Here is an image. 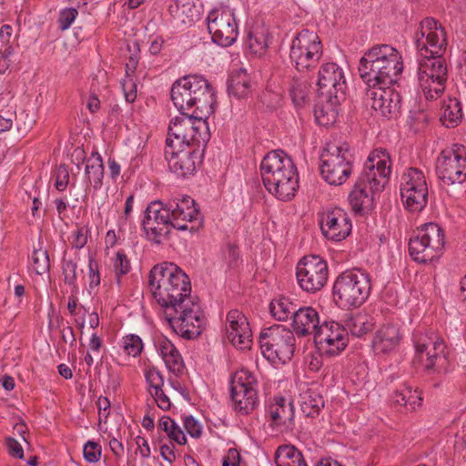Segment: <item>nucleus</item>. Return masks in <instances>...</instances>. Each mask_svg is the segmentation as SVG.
<instances>
[{
  "instance_id": "nucleus-53",
  "label": "nucleus",
  "mask_w": 466,
  "mask_h": 466,
  "mask_svg": "<svg viewBox=\"0 0 466 466\" xmlns=\"http://www.w3.org/2000/svg\"><path fill=\"white\" fill-rule=\"evenodd\" d=\"M88 280L91 289L96 288L100 284L98 263L92 256L88 258Z\"/></svg>"
},
{
  "instance_id": "nucleus-64",
  "label": "nucleus",
  "mask_w": 466,
  "mask_h": 466,
  "mask_svg": "<svg viewBox=\"0 0 466 466\" xmlns=\"http://www.w3.org/2000/svg\"><path fill=\"white\" fill-rule=\"evenodd\" d=\"M290 96L292 97L293 102L296 105H300V103L304 100L305 92L301 84H297V86H292L290 87Z\"/></svg>"
},
{
  "instance_id": "nucleus-1",
  "label": "nucleus",
  "mask_w": 466,
  "mask_h": 466,
  "mask_svg": "<svg viewBox=\"0 0 466 466\" xmlns=\"http://www.w3.org/2000/svg\"><path fill=\"white\" fill-rule=\"evenodd\" d=\"M420 56L417 81L427 100L437 99L444 91L447 65L442 56L447 46L444 27L435 19L422 20L414 35Z\"/></svg>"
},
{
  "instance_id": "nucleus-45",
  "label": "nucleus",
  "mask_w": 466,
  "mask_h": 466,
  "mask_svg": "<svg viewBox=\"0 0 466 466\" xmlns=\"http://www.w3.org/2000/svg\"><path fill=\"white\" fill-rule=\"evenodd\" d=\"M76 269L77 264L73 260H64L62 263V271L64 281L66 285L77 289L76 287Z\"/></svg>"
},
{
  "instance_id": "nucleus-15",
  "label": "nucleus",
  "mask_w": 466,
  "mask_h": 466,
  "mask_svg": "<svg viewBox=\"0 0 466 466\" xmlns=\"http://www.w3.org/2000/svg\"><path fill=\"white\" fill-rule=\"evenodd\" d=\"M322 51L319 35L313 31L303 29L290 43V62L298 71H308L319 63Z\"/></svg>"
},
{
  "instance_id": "nucleus-37",
  "label": "nucleus",
  "mask_w": 466,
  "mask_h": 466,
  "mask_svg": "<svg viewBox=\"0 0 466 466\" xmlns=\"http://www.w3.org/2000/svg\"><path fill=\"white\" fill-rule=\"evenodd\" d=\"M277 466H308L302 453L294 446H279L275 454Z\"/></svg>"
},
{
  "instance_id": "nucleus-43",
  "label": "nucleus",
  "mask_w": 466,
  "mask_h": 466,
  "mask_svg": "<svg viewBox=\"0 0 466 466\" xmlns=\"http://www.w3.org/2000/svg\"><path fill=\"white\" fill-rule=\"evenodd\" d=\"M247 45L254 54H261L268 46V37L262 29L249 30L247 35Z\"/></svg>"
},
{
  "instance_id": "nucleus-47",
  "label": "nucleus",
  "mask_w": 466,
  "mask_h": 466,
  "mask_svg": "<svg viewBox=\"0 0 466 466\" xmlns=\"http://www.w3.org/2000/svg\"><path fill=\"white\" fill-rule=\"evenodd\" d=\"M102 454L101 446L93 441H87L83 447L84 459L89 463L97 462Z\"/></svg>"
},
{
  "instance_id": "nucleus-3",
  "label": "nucleus",
  "mask_w": 466,
  "mask_h": 466,
  "mask_svg": "<svg viewBox=\"0 0 466 466\" xmlns=\"http://www.w3.org/2000/svg\"><path fill=\"white\" fill-rule=\"evenodd\" d=\"M171 99L180 116L173 117L170 124L182 125L189 119L196 127L198 122L208 127L207 119L215 110L216 95L205 77L188 75L177 79L171 88Z\"/></svg>"
},
{
  "instance_id": "nucleus-56",
  "label": "nucleus",
  "mask_w": 466,
  "mask_h": 466,
  "mask_svg": "<svg viewBox=\"0 0 466 466\" xmlns=\"http://www.w3.org/2000/svg\"><path fill=\"white\" fill-rule=\"evenodd\" d=\"M453 425L456 428L461 427V431L456 432L455 437L458 440L457 443L461 441L466 446V409L461 410L459 415L453 420Z\"/></svg>"
},
{
  "instance_id": "nucleus-26",
  "label": "nucleus",
  "mask_w": 466,
  "mask_h": 466,
  "mask_svg": "<svg viewBox=\"0 0 466 466\" xmlns=\"http://www.w3.org/2000/svg\"><path fill=\"white\" fill-rule=\"evenodd\" d=\"M370 107L384 117H393L400 109V96L391 86L370 87L367 93Z\"/></svg>"
},
{
  "instance_id": "nucleus-7",
  "label": "nucleus",
  "mask_w": 466,
  "mask_h": 466,
  "mask_svg": "<svg viewBox=\"0 0 466 466\" xmlns=\"http://www.w3.org/2000/svg\"><path fill=\"white\" fill-rule=\"evenodd\" d=\"M371 290L369 273L353 268L341 272L335 279L332 295L336 304L342 309H356L365 303Z\"/></svg>"
},
{
  "instance_id": "nucleus-11",
  "label": "nucleus",
  "mask_w": 466,
  "mask_h": 466,
  "mask_svg": "<svg viewBox=\"0 0 466 466\" xmlns=\"http://www.w3.org/2000/svg\"><path fill=\"white\" fill-rule=\"evenodd\" d=\"M259 346L264 358L273 365L285 364L294 355L296 338L289 329L274 325L261 330Z\"/></svg>"
},
{
  "instance_id": "nucleus-24",
  "label": "nucleus",
  "mask_w": 466,
  "mask_h": 466,
  "mask_svg": "<svg viewBox=\"0 0 466 466\" xmlns=\"http://www.w3.org/2000/svg\"><path fill=\"white\" fill-rule=\"evenodd\" d=\"M319 223L324 238L332 242H340L348 238L352 228L350 216L338 207L324 208L319 214Z\"/></svg>"
},
{
  "instance_id": "nucleus-6",
  "label": "nucleus",
  "mask_w": 466,
  "mask_h": 466,
  "mask_svg": "<svg viewBox=\"0 0 466 466\" xmlns=\"http://www.w3.org/2000/svg\"><path fill=\"white\" fill-rule=\"evenodd\" d=\"M266 189L276 198L289 201L299 188V174L292 159L282 150L268 153L260 163Z\"/></svg>"
},
{
  "instance_id": "nucleus-59",
  "label": "nucleus",
  "mask_w": 466,
  "mask_h": 466,
  "mask_svg": "<svg viewBox=\"0 0 466 466\" xmlns=\"http://www.w3.org/2000/svg\"><path fill=\"white\" fill-rule=\"evenodd\" d=\"M157 405L163 410H167L171 407V401L167 395L164 392L163 388L160 390L150 391Z\"/></svg>"
},
{
  "instance_id": "nucleus-46",
  "label": "nucleus",
  "mask_w": 466,
  "mask_h": 466,
  "mask_svg": "<svg viewBox=\"0 0 466 466\" xmlns=\"http://www.w3.org/2000/svg\"><path fill=\"white\" fill-rule=\"evenodd\" d=\"M114 271L116 277L127 275L131 268L129 259L123 251H117L112 260Z\"/></svg>"
},
{
  "instance_id": "nucleus-62",
  "label": "nucleus",
  "mask_w": 466,
  "mask_h": 466,
  "mask_svg": "<svg viewBox=\"0 0 466 466\" xmlns=\"http://www.w3.org/2000/svg\"><path fill=\"white\" fill-rule=\"evenodd\" d=\"M222 466H239V454L237 450L229 449L223 459Z\"/></svg>"
},
{
  "instance_id": "nucleus-33",
  "label": "nucleus",
  "mask_w": 466,
  "mask_h": 466,
  "mask_svg": "<svg viewBox=\"0 0 466 466\" xmlns=\"http://www.w3.org/2000/svg\"><path fill=\"white\" fill-rule=\"evenodd\" d=\"M299 403L302 413L309 418H316L324 408L322 395L313 388L301 390Z\"/></svg>"
},
{
  "instance_id": "nucleus-20",
  "label": "nucleus",
  "mask_w": 466,
  "mask_h": 466,
  "mask_svg": "<svg viewBox=\"0 0 466 466\" xmlns=\"http://www.w3.org/2000/svg\"><path fill=\"white\" fill-rule=\"evenodd\" d=\"M172 228L168 210L160 201L151 202L145 210L142 229L146 238L151 243L160 245L167 238Z\"/></svg>"
},
{
  "instance_id": "nucleus-52",
  "label": "nucleus",
  "mask_w": 466,
  "mask_h": 466,
  "mask_svg": "<svg viewBox=\"0 0 466 466\" xmlns=\"http://www.w3.org/2000/svg\"><path fill=\"white\" fill-rule=\"evenodd\" d=\"M410 393V386L403 385L400 389L396 390L391 395V401L399 406L409 409L408 401L409 394Z\"/></svg>"
},
{
  "instance_id": "nucleus-60",
  "label": "nucleus",
  "mask_w": 466,
  "mask_h": 466,
  "mask_svg": "<svg viewBox=\"0 0 466 466\" xmlns=\"http://www.w3.org/2000/svg\"><path fill=\"white\" fill-rule=\"evenodd\" d=\"M409 398V400H407L409 405V410H415L421 406L423 400L421 397V393L417 389H413L411 386Z\"/></svg>"
},
{
  "instance_id": "nucleus-17",
  "label": "nucleus",
  "mask_w": 466,
  "mask_h": 466,
  "mask_svg": "<svg viewBox=\"0 0 466 466\" xmlns=\"http://www.w3.org/2000/svg\"><path fill=\"white\" fill-rule=\"evenodd\" d=\"M438 177L447 185L466 182V147L453 144L444 148L436 161Z\"/></svg>"
},
{
  "instance_id": "nucleus-31",
  "label": "nucleus",
  "mask_w": 466,
  "mask_h": 466,
  "mask_svg": "<svg viewBox=\"0 0 466 466\" xmlns=\"http://www.w3.org/2000/svg\"><path fill=\"white\" fill-rule=\"evenodd\" d=\"M368 183L361 182L360 178L349 195V202L357 214H364L370 211L373 205L372 194Z\"/></svg>"
},
{
  "instance_id": "nucleus-44",
  "label": "nucleus",
  "mask_w": 466,
  "mask_h": 466,
  "mask_svg": "<svg viewBox=\"0 0 466 466\" xmlns=\"http://www.w3.org/2000/svg\"><path fill=\"white\" fill-rule=\"evenodd\" d=\"M144 376L149 391L160 390L164 387V377L157 368L147 366L144 369Z\"/></svg>"
},
{
  "instance_id": "nucleus-18",
  "label": "nucleus",
  "mask_w": 466,
  "mask_h": 466,
  "mask_svg": "<svg viewBox=\"0 0 466 466\" xmlns=\"http://www.w3.org/2000/svg\"><path fill=\"white\" fill-rule=\"evenodd\" d=\"M328 263L319 256H305L297 264V282L305 292L313 294L321 290L328 281Z\"/></svg>"
},
{
  "instance_id": "nucleus-27",
  "label": "nucleus",
  "mask_w": 466,
  "mask_h": 466,
  "mask_svg": "<svg viewBox=\"0 0 466 466\" xmlns=\"http://www.w3.org/2000/svg\"><path fill=\"white\" fill-rule=\"evenodd\" d=\"M226 334L231 344L240 350L249 349L252 331L246 316L238 309L230 310L226 319Z\"/></svg>"
},
{
  "instance_id": "nucleus-5",
  "label": "nucleus",
  "mask_w": 466,
  "mask_h": 466,
  "mask_svg": "<svg viewBox=\"0 0 466 466\" xmlns=\"http://www.w3.org/2000/svg\"><path fill=\"white\" fill-rule=\"evenodd\" d=\"M148 287L164 311L192 298L189 278L174 263L163 262L154 266L149 272Z\"/></svg>"
},
{
  "instance_id": "nucleus-25",
  "label": "nucleus",
  "mask_w": 466,
  "mask_h": 466,
  "mask_svg": "<svg viewBox=\"0 0 466 466\" xmlns=\"http://www.w3.org/2000/svg\"><path fill=\"white\" fill-rule=\"evenodd\" d=\"M319 97L343 96L346 89V78L343 69L336 63L323 64L318 75Z\"/></svg>"
},
{
  "instance_id": "nucleus-2",
  "label": "nucleus",
  "mask_w": 466,
  "mask_h": 466,
  "mask_svg": "<svg viewBox=\"0 0 466 466\" xmlns=\"http://www.w3.org/2000/svg\"><path fill=\"white\" fill-rule=\"evenodd\" d=\"M183 122L182 125L169 124L165 148L168 168L177 177L193 175L199 163L196 149L185 150V147L194 146L200 148L206 146L210 137L208 127L202 122H198V127L189 119Z\"/></svg>"
},
{
  "instance_id": "nucleus-12",
  "label": "nucleus",
  "mask_w": 466,
  "mask_h": 466,
  "mask_svg": "<svg viewBox=\"0 0 466 466\" xmlns=\"http://www.w3.org/2000/svg\"><path fill=\"white\" fill-rule=\"evenodd\" d=\"M230 398L233 410L240 415H248L259 404L258 383L256 375L240 369L230 378Z\"/></svg>"
},
{
  "instance_id": "nucleus-63",
  "label": "nucleus",
  "mask_w": 466,
  "mask_h": 466,
  "mask_svg": "<svg viewBox=\"0 0 466 466\" xmlns=\"http://www.w3.org/2000/svg\"><path fill=\"white\" fill-rule=\"evenodd\" d=\"M13 35V27L10 25H3L0 28V42L1 44L6 47L10 45V39Z\"/></svg>"
},
{
  "instance_id": "nucleus-16",
  "label": "nucleus",
  "mask_w": 466,
  "mask_h": 466,
  "mask_svg": "<svg viewBox=\"0 0 466 466\" xmlns=\"http://www.w3.org/2000/svg\"><path fill=\"white\" fill-rule=\"evenodd\" d=\"M206 21L213 43L228 47L236 42L238 24L233 8L228 5L214 8L208 13Z\"/></svg>"
},
{
  "instance_id": "nucleus-48",
  "label": "nucleus",
  "mask_w": 466,
  "mask_h": 466,
  "mask_svg": "<svg viewBox=\"0 0 466 466\" xmlns=\"http://www.w3.org/2000/svg\"><path fill=\"white\" fill-rule=\"evenodd\" d=\"M78 11L74 7L64 8L59 12L57 23L62 31L67 30L76 21Z\"/></svg>"
},
{
  "instance_id": "nucleus-42",
  "label": "nucleus",
  "mask_w": 466,
  "mask_h": 466,
  "mask_svg": "<svg viewBox=\"0 0 466 466\" xmlns=\"http://www.w3.org/2000/svg\"><path fill=\"white\" fill-rule=\"evenodd\" d=\"M120 347L125 354L136 358L141 354L144 349V343L138 335L127 334L122 337Z\"/></svg>"
},
{
  "instance_id": "nucleus-49",
  "label": "nucleus",
  "mask_w": 466,
  "mask_h": 466,
  "mask_svg": "<svg viewBox=\"0 0 466 466\" xmlns=\"http://www.w3.org/2000/svg\"><path fill=\"white\" fill-rule=\"evenodd\" d=\"M88 232L89 229L87 227H80L72 231L68 238L72 247L76 249L83 248L87 243Z\"/></svg>"
},
{
  "instance_id": "nucleus-9",
  "label": "nucleus",
  "mask_w": 466,
  "mask_h": 466,
  "mask_svg": "<svg viewBox=\"0 0 466 466\" xmlns=\"http://www.w3.org/2000/svg\"><path fill=\"white\" fill-rule=\"evenodd\" d=\"M320 159V175L329 185L344 184L352 173L353 156L346 143H328Z\"/></svg>"
},
{
  "instance_id": "nucleus-8",
  "label": "nucleus",
  "mask_w": 466,
  "mask_h": 466,
  "mask_svg": "<svg viewBox=\"0 0 466 466\" xmlns=\"http://www.w3.org/2000/svg\"><path fill=\"white\" fill-rule=\"evenodd\" d=\"M415 360L429 371L447 372L450 357L446 344L437 333L417 330L413 334Z\"/></svg>"
},
{
  "instance_id": "nucleus-34",
  "label": "nucleus",
  "mask_w": 466,
  "mask_h": 466,
  "mask_svg": "<svg viewBox=\"0 0 466 466\" xmlns=\"http://www.w3.org/2000/svg\"><path fill=\"white\" fill-rule=\"evenodd\" d=\"M103 178L104 165L102 157L99 153L93 152L86 163L85 180L96 191L101 188Z\"/></svg>"
},
{
  "instance_id": "nucleus-54",
  "label": "nucleus",
  "mask_w": 466,
  "mask_h": 466,
  "mask_svg": "<svg viewBox=\"0 0 466 466\" xmlns=\"http://www.w3.org/2000/svg\"><path fill=\"white\" fill-rule=\"evenodd\" d=\"M69 183V171L67 167L61 165L56 172L55 187L58 191H65Z\"/></svg>"
},
{
  "instance_id": "nucleus-4",
  "label": "nucleus",
  "mask_w": 466,
  "mask_h": 466,
  "mask_svg": "<svg viewBox=\"0 0 466 466\" xmlns=\"http://www.w3.org/2000/svg\"><path fill=\"white\" fill-rule=\"evenodd\" d=\"M401 53L390 45H377L360 60L359 72L370 87L391 86L398 82L403 71Z\"/></svg>"
},
{
  "instance_id": "nucleus-14",
  "label": "nucleus",
  "mask_w": 466,
  "mask_h": 466,
  "mask_svg": "<svg viewBox=\"0 0 466 466\" xmlns=\"http://www.w3.org/2000/svg\"><path fill=\"white\" fill-rule=\"evenodd\" d=\"M444 247V234L438 224L423 225L417 234L410 239V258L419 263L431 262L438 258Z\"/></svg>"
},
{
  "instance_id": "nucleus-61",
  "label": "nucleus",
  "mask_w": 466,
  "mask_h": 466,
  "mask_svg": "<svg viewBox=\"0 0 466 466\" xmlns=\"http://www.w3.org/2000/svg\"><path fill=\"white\" fill-rule=\"evenodd\" d=\"M136 445L137 446V452L143 458L147 459L150 457L151 451L148 441L142 436H137L135 439Z\"/></svg>"
},
{
  "instance_id": "nucleus-30",
  "label": "nucleus",
  "mask_w": 466,
  "mask_h": 466,
  "mask_svg": "<svg viewBox=\"0 0 466 466\" xmlns=\"http://www.w3.org/2000/svg\"><path fill=\"white\" fill-rule=\"evenodd\" d=\"M291 326L298 335L315 333L319 327V316L312 307L298 308L293 316Z\"/></svg>"
},
{
  "instance_id": "nucleus-28",
  "label": "nucleus",
  "mask_w": 466,
  "mask_h": 466,
  "mask_svg": "<svg viewBox=\"0 0 466 466\" xmlns=\"http://www.w3.org/2000/svg\"><path fill=\"white\" fill-rule=\"evenodd\" d=\"M152 340L155 350L163 360L169 372L175 376L180 375L184 370V361L172 341L158 332L153 335Z\"/></svg>"
},
{
  "instance_id": "nucleus-55",
  "label": "nucleus",
  "mask_w": 466,
  "mask_h": 466,
  "mask_svg": "<svg viewBox=\"0 0 466 466\" xmlns=\"http://www.w3.org/2000/svg\"><path fill=\"white\" fill-rule=\"evenodd\" d=\"M98 409V422L106 423L110 415L111 403L107 397L100 396L96 401Z\"/></svg>"
},
{
  "instance_id": "nucleus-58",
  "label": "nucleus",
  "mask_w": 466,
  "mask_h": 466,
  "mask_svg": "<svg viewBox=\"0 0 466 466\" xmlns=\"http://www.w3.org/2000/svg\"><path fill=\"white\" fill-rule=\"evenodd\" d=\"M5 444L10 456L17 459L24 458L23 447L15 438H6Z\"/></svg>"
},
{
  "instance_id": "nucleus-29",
  "label": "nucleus",
  "mask_w": 466,
  "mask_h": 466,
  "mask_svg": "<svg viewBox=\"0 0 466 466\" xmlns=\"http://www.w3.org/2000/svg\"><path fill=\"white\" fill-rule=\"evenodd\" d=\"M402 334L398 325L386 323L381 325L372 339V350L376 355H389L400 345Z\"/></svg>"
},
{
  "instance_id": "nucleus-50",
  "label": "nucleus",
  "mask_w": 466,
  "mask_h": 466,
  "mask_svg": "<svg viewBox=\"0 0 466 466\" xmlns=\"http://www.w3.org/2000/svg\"><path fill=\"white\" fill-rule=\"evenodd\" d=\"M125 99L128 103H133L137 98V83L133 76H126L121 82Z\"/></svg>"
},
{
  "instance_id": "nucleus-21",
  "label": "nucleus",
  "mask_w": 466,
  "mask_h": 466,
  "mask_svg": "<svg viewBox=\"0 0 466 466\" xmlns=\"http://www.w3.org/2000/svg\"><path fill=\"white\" fill-rule=\"evenodd\" d=\"M265 420L277 432H287L294 429V405L289 397L274 395L268 397L264 403Z\"/></svg>"
},
{
  "instance_id": "nucleus-36",
  "label": "nucleus",
  "mask_w": 466,
  "mask_h": 466,
  "mask_svg": "<svg viewBox=\"0 0 466 466\" xmlns=\"http://www.w3.org/2000/svg\"><path fill=\"white\" fill-rule=\"evenodd\" d=\"M249 92L250 78L247 70L240 68L231 74L228 85V95L237 98H243L246 97Z\"/></svg>"
},
{
  "instance_id": "nucleus-51",
  "label": "nucleus",
  "mask_w": 466,
  "mask_h": 466,
  "mask_svg": "<svg viewBox=\"0 0 466 466\" xmlns=\"http://www.w3.org/2000/svg\"><path fill=\"white\" fill-rule=\"evenodd\" d=\"M183 425L187 433L195 439H198L202 434V426L200 422L193 416H185L183 419Z\"/></svg>"
},
{
  "instance_id": "nucleus-19",
  "label": "nucleus",
  "mask_w": 466,
  "mask_h": 466,
  "mask_svg": "<svg viewBox=\"0 0 466 466\" xmlns=\"http://www.w3.org/2000/svg\"><path fill=\"white\" fill-rule=\"evenodd\" d=\"M392 169L390 153L383 148L372 150L364 163L361 182L368 183L370 190L381 191L388 184Z\"/></svg>"
},
{
  "instance_id": "nucleus-22",
  "label": "nucleus",
  "mask_w": 466,
  "mask_h": 466,
  "mask_svg": "<svg viewBox=\"0 0 466 466\" xmlns=\"http://www.w3.org/2000/svg\"><path fill=\"white\" fill-rule=\"evenodd\" d=\"M170 214L172 228L181 231L195 232L201 224V214L195 200L189 196H181L166 205Z\"/></svg>"
},
{
  "instance_id": "nucleus-40",
  "label": "nucleus",
  "mask_w": 466,
  "mask_h": 466,
  "mask_svg": "<svg viewBox=\"0 0 466 466\" xmlns=\"http://www.w3.org/2000/svg\"><path fill=\"white\" fill-rule=\"evenodd\" d=\"M158 427L167 436L179 445L187 443V438L179 425L168 416H162L158 420Z\"/></svg>"
},
{
  "instance_id": "nucleus-13",
  "label": "nucleus",
  "mask_w": 466,
  "mask_h": 466,
  "mask_svg": "<svg viewBox=\"0 0 466 466\" xmlns=\"http://www.w3.org/2000/svg\"><path fill=\"white\" fill-rule=\"evenodd\" d=\"M400 199L410 212L421 211L428 203L429 178L423 169L406 168L400 179Z\"/></svg>"
},
{
  "instance_id": "nucleus-10",
  "label": "nucleus",
  "mask_w": 466,
  "mask_h": 466,
  "mask_svg": "<svg viewBox=\"0 0 466 466\" xmlns=\"http://www.w3.org/2000/svg\"><path fill=\"white\" fill-rule=\"evenodd\" d=\"M170 328L184 339H192L201 334L205 318L197 299L190 298L178 303L174 309L164 311Z\"/></svg>"
},
{
  "instance_id": "nucleus-39",
  "label": "nucleus",
  "mask_w": 466,
  "mask_h": 466,
  "mask_svg": "<svg viewBox=\"0 0 466 466\" xmlns=\"http://www.w3.org/2000/svg\"><path fill=\"white\" fill-rule=\"evenodd\" d=\"M374 326L373 318L367 314H358L347 320L348 334L361 338L372 329Z\"/></svg>"
},
{
  "instance_id": "nucleus-41",
  "label": "nucleus",
  "mask_w": 466,
  "mask_h": 466,
  "mask_svg": "<svg viewBox=\"0 0 466 466\" xmlns=\"http://www.w3.org/2000/svg\"><path fill=\"white\" fill-rule=\"evenodd\" d=\"M29 268L37 275H43L49 271V257L46 249H34L30 260Z\"/></svg>"
},
{
  "instance_id": "nucleus-38",
  "label": "nucleus",
  "mask_w": 466,
  "mask_h": 466,
  "mask_svg": "<svg viewBox=\"0 0 466 466\" xmlns=\"http://www.w3.org/2000/svg\"><path fill=\"white\" fill-rule=\"evenodd\" d=\"M297 309V304L287 297L274 299L269 304V310L272 317L279 321L288 320L289 318L292 319Z\"/></svg>"
},
{
  "instance_id": "nucleus-57",
  "label": "nucleus",
  "mask_w": 466,
  "mask_h": 466,
  "mask_svg": "<svg viewBox=\"0 0 466 466\" xmlns=\"http://www.w3.org/2000/svg\"><path fill=\"white\" fill-rule=\"evenodd\" d=\"M15 54V49L12 46H7L3 50H0V74L3 75L7 72L12 65V56Z\"/></svg>"
},
{
  "instance_id": "nucleus-32",
  "label": "nucleus",
  "mask_w": 466,
  "mask_h": 466,
  "mask_svg": "<svg viewBox=\"0 0 466 466\" xmlns=\"http://www.w3.org/2000/svg\"><path fill=\"white\" fill-rule=\"evenodd\" d=\"M340 96L319 97L314 109L317 123L328 127L337 121Z\"/></svg>"
},
{
  "instance_id": "nucleus-23",
  "label": "nucleus",
  "mask_w": 466,
  "mask_h": 466,
  "mask_svg": "<svg viewBox=\"0 0 466 466\" xmlns=\"http://www.w3.org/2000/svg\"><path fill=\"white\" fill-rule=\"evenodd\" d=\"M314 342L321 354L337 356L348 345V330L339 322L325 321L314 333Z\"/></svg>"
},
{
  "instance_id": "nucleus-35",
  "label": "nucleus",
  "mask_w": 466,
  "mask_h": 466,
  "mask_svg": "<svg viewBox=\"0 0 466 466\" xmlns=\"http://www.w3.org/2000/svg\"><path fill=\"white\" fill-rule=\"evenodd\" d=\"M462 107L461 102L456 97H449L443 100L440 120L446 127H454L462 120Z\"/></svg>"
}]
</instances>
